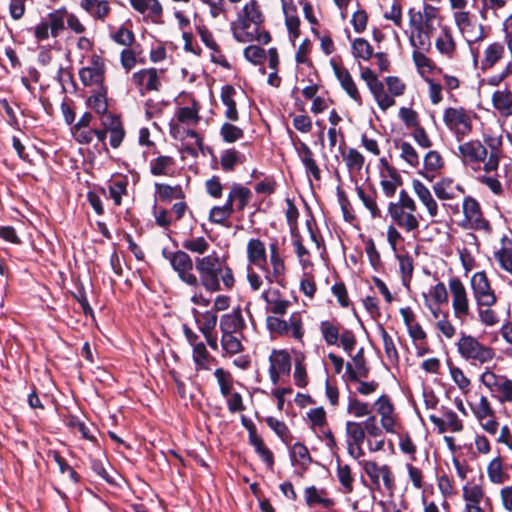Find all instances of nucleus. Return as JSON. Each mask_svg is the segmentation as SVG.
<instances>
[{
    "label": "nucleus",
    "instance_id": "nucleus-58",
    "mask_svg": "<svg viewBox=\"0 0 512 512\" xmlns=\"http://www.w3.org/2000/svg\"><path fill=\"white\" fill-rule=\"evenodd\" d=\"M380 334H381V338L383 341V347H384V351H385L387 358L389 359V361L391 363H397L399 356H398V352H397V349H396V346L394 344L392 337L384 329H381Z\"/></svg>",
    "mask_w": 512,
    "mask_h": 512
},
{
    "label": "nucleus",
    "instance_id": "nucleus-53",
    "mask_svg": "<svg viewBox=\"0 0 512 512\" xmlns=\"http://www.w3.org/2000/svg\"><path fill=\"white\" fill-rule=\"evenodd\" d=\"M173 163L174 161L171 157L159 156L150 163L151 173L153 175H167Z\"/></svg>",
    "mask_w": 512,
    "mask_h": 512
},
{
    "label": "nucleus",
    "instance_id": "nucleus-17",
    "mask_svg": "<svg viewBox=\"0 0 512 512\" xmlns=\"http://www.w3.org/2000/svg\"><path fill=\"white\" fill-rule=\"evenodd\" d=\"M462 208L465 220L471 228L489 230V223L482 217L480 205L474 198L466 197Z\"/></svg>",
    "mask_w": 512,
    "mask_h": 512
},
{
    "label": "nucleus",
    "instance_id": "nucleus-8",
    "mask_svg": "<svg viewBox=\"0 0 512 512\" xmlns=\"http://www.w3.org/2000/svg\"><path fill=\"white\" fill-rule=\"evenodd\" d=\"M408 16L410 27L423 29L424 32L431 35L440 25L438 9L431 5H425L422 11L410 9L408 11Z\"/></svg>",
    "mask_w": 512,
    "mask_h": 512
},
{
    "label": "nucleus",
    "instance_id": "nucleus-23",
    "mask_svg": "<svg viewBox=\"0 0 512 512\" xmlns=\"http://www.w3.org/2000/svg\"><path fill=\"white\" fill-rule=\"evenodd\" d=\"M238 95L239 93L233 86L226 85L221 89V101L226 107L224 112L225 117L233 122L239 119V114L236 108V98Z\"/></svg>",
    "mask_w": 512,
    "mask_h": 512
},
{
    "label": "nucleus",
    "instance_id": "nucleus-51",
    "mask_svg": "<svg viewBox=\"0 0 512 512\" xmlns=\"http://www.w3.org/2000/svg\"><path fill=\"white\" fill-rule=\"evenodd\" d=\"M233 213V208L231 207V203H225L223 206H215L211 209L209 219L213 223L223 224L231 214Z\"/></svg>",
    "mask_w": 512,
    "mask_h": 512
},
{
    "label": "nucleus",
    "instance_id": "nucleus-33",
    "mask_svg": "<svg viewBox=\"0 0 512 512\" xmlns=\"http://www.w3.org/2000/svg\"><path fill=\"white\" fill-rule=\"evenodd\" d=\"M436 49L442 55L451 57L455 51L456 45L449 28L443 27L439 37L435 41Z\"/></svg>",
    "mask_w": 512,
    "mask_h": 512
},
{
    "label": "nucleus",
    "instance_id": "nucleus-26",
    "mask_svg": "<svg viewBox=\"0 0 512 512\" xmlns=\"http://www.w3.org/2000/svg\"><path fill=\"white\" fill-rule=\"evenodd\" d=\"M262 298L266 301L270 312L276 315H284L291 302L278 296L277 291H265Z\"/></svg>",
    "mask_w": 512,
    "mask_h": 512
},
{
    "label": "nucleus",
    "instance_id": "nucleus-64",
    "mask_svg": "<svg viewBox=\"0 0 512 512\" xmlns=\"http://www.w3.org/2000/svg\"><path fill=\"white\" fill-rule=\"evenodd\" d=\"M497 398L500 403L512 402V380L504 377L500 380V385L496 390Z\"/></svg>",
    "mask_w": 512,
    "mask_h": 512
},
{
    "label": "nucleus",
    "instance_id": "nucleus-11",
    "mask_svg": "<svg viewBox=\"0 0 512 512\" xmlns=\"http://www.w3.org/2000/svg\"><path fill=\"white\" fill-rule=\"evenodd\" d=\"M470 283L479 307H491L496 303V295L484 272L475 273L471 277Z\"/></svg>",
    "mask_w": 512,
    "mask_h": 512
},
{
    "label": "nucleus",
    "instance_id": "nucleus-25",
    "mask_svg": "<svg viewBox=\"0 0 512 512\" xmlns=\"http://www.w3.org/2000/svg\"><path fill=\"white\" fill-rule=\"evenodd\" d=\"M306 504L309 506L319 504L325 508H331L335 501L327 496V491L318 489L315 486H309L304 491Z\"/></svg>",
    "mask_w": 512,
    "mask_h": 512
},
{
    "label": "nucleus",
    "instance_id": "nucleus-41",
    "mask_svg": "<svg viewBox=\"0 0 512 512\" xmlns=\"http://www.w3.org/2000/svg\"><path fill=\"white\" fill-rule=\"evenodd\" d=\"M355 370L352 369L351 364H347L346 368L350 374L351 380H357L358 376H366L368 369L365 365L363 348L359 349L358 352L352 358Z\"/></svg>",
    "mask_w": 512,
    "mask_h": 512
},
{
    "label": "nucleus",
    "instance_id": "nucleus-55",
    "mask_svg": "<svg viewBox=\"0 0 512 512\" xmlns=\"http://www.w3.org/2000/svg\"><path fill=\"white\" fill-rule=\"evenodd\" d=\"M347 412L356 418L370 415L369 405L353 397L349 398Z\"/></svg>",
    "mask_w": 512,
    "mask_h": 512
},
{
    "label": "nucleus",
    "instance_id": "nucleus-50",
    "mask_svg": "<svg viewBox=\"0 0 512 512\" xmlns=\"http://www.w3.org/2000/svg\"><path fill=\"white\" fill-rule=\"evenodd\" d=\"M400 157L411 167H417L420 157L415 148L408 142L400 144Z\"/></svg>",
    "mask_w": 512,
    "mask_h": 512
},
{
    "label": "nucleus",
    "instance_id": "nucleus-2",
    "mask_svg": "<svg viewBox=\"0 0 512 512\" xmlns=\"http://www.w3.org/2000/svg\"><path fill=\"white\" fill-rule=\"evenodd\" d=\"M388 214L396 226L407 233H413L420 226L421 215L416 202L405 190H401L398 200L388 206Z\"/></svg>",
    "mask_w": 512,
    "mask_h": 512
},
{
    "label": "nucleus",
    "instance_id": "nucleus-42",
    "mask_svg": "<svg viewBox=\"0 0 512 512\" xmlns=\"http://www.w3.org/2000/svg\"><path fill=\"white\" fill-rule=\"evenodd\" d=\"M320 331L328 345H338L339 337L341 334L338 325L330 321H323L320 324Z\"/></svg>",
    "mask_w": 512,
    "mask_h": 512
},
{
    "label": "nucleus",
    "instance_id": "nucleus-62",
    "mask_svg": "<svg viewBox=\"0 0 512 512\" xmlns=\"http://www.w3.org/2000/svg\"><path fill=\"white\" fill-rule=\"evenodd\" d=\"M180 122L187 125H196L199 121L198 109L196 107H182L177 112Z\"/></svg>",
    "mask_w": 512,
    "mask_h": 512
},
{
    "label": "nucleus",
    "instance_id": "nucleus-7",
    "mask_svg": "<svg viewBox=\"0 0 512 512\" xmlns=\"http://www.w3.org/2000/svg\"><path fill=\"white\" fill-rule=\"evenodd\" d=\"M267 327L275 334L281 336H292L296 340H301L304 336L302 316L299 312H294L289 317V326H286V320L276 316L267 317Z\"/></svg>",
    "mask_w": 512,
    "mask_h": 512
},
{
    "label": "nucleus",
    "instance_id": "nucleus-29",
    "mask_svg": "<svg viewBox=\"0 0 512 512\" xmlns=\"http://www.w3.org/2000/svg\"><path fill=\"white\" fill-rule=\"evenodd\" d=\"M505 55L503 44L494 42L486 47L483 53L482 66L484 69L492 68Z\"/></svg>",
    "mask_w": 512,
    "mask_h": 512
},
{
    "label": "nucleus",
    "instance_id": "nucleus-3",
    "mask_svg": "<svg viewBox=\"0 0 512 512\" xmlns=\"http://www.w3.org/2000/svg\"><path fill=\"white\" fill-rule=\"evenodd\" d=\"M263 20L264 16L258 2L249 0L232 26L234 38L242 43L252 41L258 35V29Z\"/></svg>",
    "mask_w": 512,
    "mask_h": 512
},
{
    "label": "nucleus",
    "instance_id": "nucleus-40",
    "mask_svg": "<svg viewBox=\"0 0 512 512\" xmlns=\"http://www.w3.org/2000/svg\"><path fill=\"white\" fill-rule=\"evenodd\" d=\"M487 477L493 484H502L505 481L503 463L500 457H495L488 463Z\"/></svg>",
    "mask_w": 512,
    "mask_h": 512
},
{
    "label": "nucleus",
    "instance_id": "nucleus-45",
    "mask_svg": "<svg viewBox=\"0 0 512 512\" xmlns=\"http://www.w3.org/2000/svg\"><path fill=\"white\" fill-rule=\"evenodd\" d=\"M474 416L479 422L494 415V410L486 396H481L479 402L472 407Z\"/></svg>",
    "mask_w": 512,
    "mask_h": 512
},
{
    "label": "nucleus",
    "instance_id": "nucleus-15",
    "mask_svg": "<svg viewBox=\"0 0 512 512\" xmlns=\"http://www.w3.org/2000/svg\"><path fill=\"white\" fill-rule=\"evenodd\" d=\"M269 374L273 384H277L283 375H288L291 369V360L287 352L274 350L270 357Z\"/></svg>",
    "mask_w": 512,
    "mask_h": 512
},
{
    "label": "nucleus",
    "instance_id": "nucleus-9",
    "mask_svg": "<svg viewBox=\"0 0 512 512\" xmlns=\"http://www.w3.org/2000/svg\"><path fill=\"white\" fill-rule=\"evenodd\" d=\"M373 406L380 418L382 429L390 434L396 433L399 421L390 398L387 395H382L374 402Z\"/></svg>",
    "mask_w": 512,
    "mask_h": 512
},
{
    "label": "nucleus",
    "instance_id": "nucleus-27",
    "mask_svg": "<svg viewBox=\"0 0 512 512\" xmlns=\"http://www.w3.org/2000/svg\"><path fill=\"white\" fill-rule=\"evenodd\" d=\"M493 106L503 116L512 115V92L508 89H500L494 92Z\"/></svg>",
    "mask_w": 512,
    "mask_h": 512
},
{
    "label": "nucleus",
    "instance_id": "nucleus-57",
    "mask_svg": "<svg viewBox=\"0 0 512 512\" xmlns=\"http://www.w3.org/2000/svg\"><path fill=\"white\" fill-rule=\"evenodd\" d=\"M495 258L502 269L512 274V244H508L497 251Z\"/></svg>",
    "mask_w": 512,
    "mask_h": 512
},
{
    "label": "nucleus",
    "instance_id": "nucleus-37",
    "mask_svg": "<svg viewBox=\"0 0 512 512\" xmlns=\"http://www.w3.org/2000/svg\"><path fill=\"white\" fill-rule=\"evenodd\" d=\"M193 314L196 322L198 323L199 330L203 334L212 332L217 324V315L214 312L207 311L205 313H199L197 310H193Z\"/></svg>",
    "mask_w": 512,
    "mask_h": 512
},
{
    "label": "nucleus",
    "instance_id": "nucleus-31",
    "mask_svg": "<svg viewBox=\"0 0 512 512\" xmlns=\"http://www.w3.org/2000/svg\"><path fill=\"white\" fill-rule=\"evenodd\" d=\"M244 320L239 310L226 314L221 318L220 329L222 333H236L244 327Z\"/></svg>",
    "mask_w": 512,
    "mask_h": 512
},
{
    "label": "nucleus",
    "instance_id": "nucleus-24",
    "mask_svg": "<svg viewBox=\"0 0 512 512\" xmlns=\"http://www.w3.org/2000/svg\"><path fill=\"white\" fill-rule=\"evenodd\" d=\"M130 4L137 12L153 21L162 15V6L158 0H130Z\"/></svg>",
    "mask_w": 512,
    "mask_h": 512
},
{
    "label": "nucleus",
    "instance_id": "nucleus-34",
    "mask_svg": "<svg viewBox=\"0 0 512 512\" xmlns=\"http://www.w3.org/2000/svg\"><path fill=\"white\" fill-rule=\"evenodd\" d=\"M251 196L252 193L248 188L241 185H234L228 195L227 203H231L232 208L234 203H236L238 209L243 210L250 201Z\"/></svg>",
    "mask_w": 512,
    "mask_h": 512
},
{
    "label": "nucleus",
    "instance_id": "nucleus-56",
    "mask_svg": "<svg viewBox=\"0 0 512 512\" xmlns=\"http://www.w3.org/2000/svg\"><path fill=\"white\" fill-rule=\"evenodd\" d=\"M182 246L184 249L190 252L203 255L204 253L207 252L209 248V243L204 237H197L185 240Z\"/></svg>",
    "mask_w": 512,
    "mask_h": 512
},
{
    "label": "nucleus",
    "instance_id": "nucleus-52",
    "mask_svg": "<svg viewBox=\"0 0 512 512\" xmlns=\"http://www.w3.org/2000/svg\"><path fill=\"white\" fill-rule=\"evenodd\" d=\"M362 426L366 438H379L384 431L381 424L378 425L376 416L371 414L362 422Z\"/></svg>",
    "mask_w": 512,
    "mask_h": 512
},
{
    "label": "nucleus",
    "instance_id": "nucleus-49",
    "mask_svg": "<svg viewBox=\"0 0 512 512\" xmlns=\"http://www.w3.org/2000/svg\"><path fill=\"white\" fill-rule=\"evenodd\" d=\"M352 51H353V55L356 58H361L364 60H368L372 56V53H373L372 46L364 38H356L352 42Z\"/></svg>",
    "mask_w": 512,
    "mask_h": 512
},
{
    "label": "nucleus",
    "instance_id": "nucleus-12",
    "mask_svg": "<svg viewBox=\"0 0 512 512\" xmlns=\"http://www.w3.org/2000/svg\"><path fill=\"white\" fill-rule=\"evenodd\" d=\"M449 288L451 291L452 307L455 317L462 320L469 314L470 311L466 288L457 278L450 280Z\"/></svg>",
    "mask_w": 512,
    "mask_h": 512
},
{
    "label": "nucleus",
    "instance_id": "nucleus-32",
    "mask_svg": "<svg viewBox=\"0 0 512 512\" xmlns=\"http://www.w3.org/2000/svg\"><path fill=\"white\" fill-rule=\"evenodd\" d=\"M410 28L409 42L413 50L429 51L431 48V34L424 32L423 29Z\"/></svg>",
    "mask_w": 512,
    "mask_h": 512
},
{
    "label": "nucleus",
    "instance_id": "nucleus-4",
    "mask_svg": "<svg viewBox=\"0 0 512 512\" xmlns=\"http://www.w3.org/2000/svg\"><path fill=\"white\" fill-rule=\"evenodd\" d=\"M474 119L475 113L463 107H448L443 111V122L458 141L472 133Z\"/></svg>",
    "mask_w": 512,
    "mask_h": 512
},
{
    "label": "nucleus",
    "instance_id": "nucleus-35",
    "mask_svg": "<svg viewBox=\"0 0 512 512\" xmlns=\"http://www.w3.org/2000/svg\"><path fill=\"white\" fill-rule=\"evenodd\" d=\"M299 157L305 166L306 170L316 179L319 180L321 177V172L316 164L313 153L311 149L305 143L300 144V148L298 151Z\"/></svg>",
    "mask_w": 512,
    "mask_h": 512
},
{
    "label": "nucleus",
    "instance_id": "nucleus-13",
    "mask_svg": "<svg viewBox=\"0 0 512 512\" xmlns=\"http://www.w3.org/2000/svg\"><path fill=\"white\" fill-rule=\"evenodd\" d=\"M462 498L464 500L463 512H485L481 506L483 501H488L481 485L467 482L462 488Z\"/></svg>",
    "mask_w": 512,
    "mask_h": 512
},
{
    "label": "nucleus",
    "instance_id": "nucleus-5",
    "mask_svg": "<svg viewBox=\"0 0 512 512\" xmlns=\"http://www.w3.org/2000/svg\"><path fill=\"white\" fill-rule=\"evenodd\" d=\"M65 15L66 10L53 11L32 27L30 31L35 41L42 43L50 38H57L65 28Z\"/></svg>",
    "mask_w": 512,
    "mask_h": 512
},
{
    "label": "nucleus",
    "instance_id": "nucleus-18",
    "mask_svg": "<svg viewBox=\"0 0 512 512\" xmlns=\"http://www.w3.org/2000/svg\"><path fill=\"white\" fill-rule=\"evenodd\" d=\"M433 191L439 200H452L464 193L462 186L452 178H441L433 185Z\"/></svg>",
    "mask_w": 512,
    "mask_h": 512
},
{
    "label": "nucleus",
    "instance_id": "nucleus-10",
    "mask_svg": "<svg viewBox=\"0 0 512 512\" xmlns=\"http://www.w3.org/2000/svg\"><path fill=\"white\" fill-rule=\"evenodd\" d=\"M487 154V148L478 140L466 141L458 146V157L464 165L471 166L473 169L479 168Z\"/></svg>",
    "mask_w": 512,
    "mask_h": 512
},
{
    "label": "nucleus",
    "instance_id": "nucleus-16",
    "mask_svg": "<svg viewBox=\"0 0 512 512\" xmlns=\"http://www.w3.org/2000/svg\"><path fill=\"white\" fill-rule=\"evenodd\" d=\"M411 186L415 196L426 209L428 216L431 218L437 217L439 213L438 203L433 197L430 189L418 179H413Z\"/></svg>",
    "mask_w": 512,
    "mask_h": 512
},
{
    "label": "nucleus",
    "instance_id": "nucleus-20",
    "mask_svg": "<svg viewBox=\"0 0 512 512\" xmlns=\"http://www.w3.org/2000/svg\"><path fill=\"white\" fill-rule=\"evenodd\" d=\"M270 264L272 269L269 270L266 266L262 269L265 272V279L272 283L273 281L279 282L285 274V264L281 258L276 244H270Z\"/></svg>",
    "mask_w": 512,
    "mask_h": 512
},
{
    "label": "nucleus",
    "instance_id": "nucleus-61",
    "mask_svg": "<svg viewBox=\"0 0 512 512\" xmlns=\"http://www.w3.org/2000/svg\"><path fill=\"white\" fill-rule=\"evenodd\" d=\"M337 478L344 488V493H351L353 491V477L348 465L338 466Z\"/></svg>",
    "mask_w": 512,
    "mask_h": 512
},
{
    "label": "nucleus",
    "instance_id": "nucleus-63",
    "mask_svg": "<svg viewBox=\"0 0 512 512\" xmlns=\"http://www.w3.org/2000/svg\"><path fill=\"white\" fill-rule=\"evenodd\" d=\"M209 354L202 342L193 345V360L198 368L207 369Z\"/></svg>",
    "mask_w": 512,
    "mask_h": 512
},
{
    "label": "nucleus",
    "instance_id": "nucleus-28",
    "mask_svg": "<svg viewBox=\"0 0 512 512\" xmlns=\"http://www.w3.org/2000/svg\"><path fill=\"white\" fill-rule=\"evenodd\" d=\"M285 23L290 34L297 38L299 36V18L296 15V7L290 0H281Z\"/></svg>",
    "mask_w": 512,
    "mask_h": 512
},
{
    "label": "nucleus",
    "instance_id": "nucleus-54",
    "mask_svg": "<svg viewBox=\"0 0 512 512\" xmlns=\"http://www.w3.org/2000/svg\"><path fill=\"white\" fill-rule=\"evenodd\" d=\"M221 343L223 349L231 355L240 353L243 349L239 338L232 333H223Z\"/></svg>",
    "mask_w": 512,
    "mask_h": 512
},
{
    "label": "nucleus",
    "instance_id": "nucleus-6",
    "mask_svg": "<svg viewBox=\"0 0 512 512\" xmlns=\"http://www.w3.org/2000/svg\"><path fill=\"white\" fill-rule=\"evenodd\" d=\"M457 348L461 357L480 364L487 363L494 357L492 348L483 345L470 335H462L457 343Z\"/></svg>",
    "mask_w": 512,
    "mask_h": 512
},
{
    "label": "nucleus",
    "instance_id": "nucleus-38",
    "mask_svg": "<svg viewBox=\"0 0 512 512\" xmlns=\"http://www.w3.org/2000/svg\"><path fill=\"white\" fill-rule=\"evenodd\" d=\"M243 162L244 156L235 149H226L220 155V164L225 171H232L235 166Z\"/></svg>",
    "mask_w": 512,
    "mask_h": 512
},
{
    "label": "nucleus",
    "instance_id": "nucleus-46",
    "mask_svg": "<svg viewBox=\"0 0 512 512\" xmlns=\"http://www.w3.org/2000/svg\"><path fill=\"white\" fill-rule=\"evenodd\" d=\"M505 0H481L480 13L483 19L496 18V11L505 6Z\"/></svg>",
    "mask_w": 512,
    "mask_h": 512
},
{
    "label": "nucleus",
    "instance_id": "nucleus-19",
    "mask_svg": "<svg viewBox=\"0 0 512 512\" xmlns=\"http://www.w3.org/2000/svg\"><path fill=\"white\" fill-rule=\"evenodd\" d=\"M332 66L334 74L338 79L343 90L348 94L350 98H352L358 104H361V95L349 71L346 68L340 67L335 63H332Z\"/></svg>",
    "mask_w": 512,
    "mask_h": 512
},
{
    "label": "nucleus",
    "instance_id": "nucleus-14",
    "mask_svg": "<svg viewBox=\"0 0 512 512\" xmlns=\"http://www.w3.org/2000/svg\"><path fill=\"white\" fill-rule=\"evenodd\" d=\"M105 75V63L99 55H92L90 65L80 69L79 76L85 86L102 85Z\"/></svg>",
    "mask_w": 512,
    "mask_h": 512
},
{
    "label": "nucleus",
    "instance_id": "nucleus-59",
    "mask_svg": "<svg viewBox=\"0 0 512 512\" xmlns=\"http://www.w3.org/2000/svg\"><path fill=\"white\" fill-rule=\"evenodd\" d=\"M223 140L227 143H234L244 135L243 130L233 124L224 123L220 130Z\"/></svg>",
    "mask_w": 512,
    "mask_h": 512
},
{
    "label": "nucleus",
    "instance_id": "nucleus-22",
    "mask_svg": "<svg viewBox=\"0 0 512 512\" xmlns=\"http://www.w3.org/2000/svg\"><path fill=\"white\" fill-rule=\"evenodd\" d=\"M155 68L143 69L133 74L134 81L148 91H157L161 86L160 75Z\"/></svg>",
    "mask_w": 512,
    "mask_h": 512
},
{
    "label": "nucleus",
    "instance_id": "nucleus-43",
    "mask_svg": "<svg viewBox=\"0 0 512 512\" xmlns=\"http://www.w3.org/2000/svg\"><path fill=\"white\" fill-rule=\"evenodd\" d=\"M426 297L436 305L446 303L448 300L447 289L443 283H437L427 293H423L424 302H426Z\"/></svg>",
    "mask_w": 512,
    "mask_h": 512
},
{
    "label": "nucleus",
    "instance_id": "nucleus-39",
    "mask_svg": "<svg viewBox=\"0 0 512 512\" xmlns=\"http://www.w3.org/2000/svg\"><path fill=\"white\" fill-rule=\"evenodd\" d=\"M307 419L310 423V427L315 431L321 432L326 428L327 418L326 412L322 407L312 408L306 413Z\"/></svg>",
    "mask_w": 512,
    "mask_h": 512
},
{
    "label": "nucleus",
    "instance_id": "nucleus-60",
    "mask_svg": "<svg viewBox=\"0 0 512 512\" xmlns=\"http://www.w3.org/2000/svg\"><path fill=\"white\" fill-rule=\"evenodd\" d=\"M214 375L220 387L221 394L223 396H228L232 389L231 374L223 370L222 368H218L215 370Z\"/></svg>",
    "mask_w": 512,
    "mask_h": 512
},
{
    "label": "nucleus",
    "instance_id": "nucleus-21",
    "mask_svg": "<svg viewBox=\"0 0 512 512\" xmlns=\"http://www.w3.org/2000/svg\"><path fill=\"white\" fill-rule=\"evenodd\" d=\"M247 259L250 266L265 268L267 253L265 244L259 239H250L247 243Z\"/></svg>",
    "mask_w": 512,
    "mask_h": 512
},
{
    "label": "nucleus",
    "instance_id": "nucleus-47",
    "mask_svg": "<svg viewBox=\"0 0 512 512\" xmlns=\"http://www.w3.org/2000/svg\"><path fill=\"white\" fill-rule=\"evenodd\" d=\"M343 159L350 170L360 171L364 165V157L354 148H349L343 153Z\"/></svg>",
    "mask_w": 512,
    "mask_h": 512
},
{
    "label": "nucleus",
    "instance_id": "nucleus-48",
    "mask_svg": "<svg viewBox=\"0 0 512 512\" xmlns=\"http://www.w3.org/2000/svg\"><path fill=\"white\" fill-rule=\"evenodd\" d=\"M357 195L362 201L366 209L369 210L373 218L380 217V210L377 206L375 195L373 192L366 193L362 188H357Z\"/></svg>",
    "mask_w": 512,
    "mask_h": 512
},
{
    "label": "nucleus",
    "instance_id": "nucleus-30",
    "mask_svg": "<svg viewBox=\"0 0 512 512\" xmlns=\"http://www.w3.org/2000/svg\"><path fill=\"white\" fill-rule=\"evenodd\" d=\"M426 52L427 51L419 50H413L412 52L413 63L417 69V72L423 79L429 78L428 76L433 73L435 69L434 62L425 55Z\"/></svg>",
    "mask_w": 512,
    "mask_h": 512
},
{
    "label": "nucleus",
    "instance_id": "nucleus-44",
    "mask_svg": "<svg viewBox=\"0 0 512 512\" xmlns=\"http://www.w3.org/2000/svg\"><path fill=\"white\" fill-rule=\"evenodd\" d=\"M345 434L347 442H364L365 437L362 423L356 421H347L345 424Z\"/></svg>",
    "mask_w": 512,
    "mask_h": 512
},
{
    "label": "nucleus",
    "instance_id": "nucleus-1",
    "mask_svg": "<svg viewBox=\"0 0 512 512\" xmlns=\"http://www.w3.org/2000/svg\"><path fill=\"white\" fill-rule=\"evenodd\" d=\"M179 278L189 286H203L206 291L219 292L231 290L235 285L232 269L214 252L195 259V268L199 279L193 273V261L184 251H176L167 256Z\"/></svg>",
    "mask_w": 512,
    "mask_h": 512
},
{
    "label": "nucleus",
    "instance_id": "nucleus-36",
    "mask_svg": "<svg viewBox=\"0 0 512 512\" xmlns=\"http://www.w3.org/2000/svg\"><path fill=\"white\" fill-rule=\"evenodd\" d=\"M103 123L104 125L108 126V129L110 131L111 146L117 148L124 138V131L121 127L120 121L117 118L108 115L106 118L103 119Z\"/></svg>",
    "mask_w": 512,
    "mask_h": 512
}]
</instances>
